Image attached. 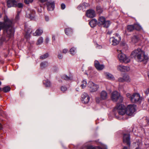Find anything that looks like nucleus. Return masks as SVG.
<instances>
[{"mask_svg": "<svg viewBox=\"0 0 149 149\" xmlns=\"http://www.w3.org/2000/svg\"><path fill=\"white\" fill-rule=\"evenodd\" d=\"M3 21V22H0V31L2 29H4L3 35L0 38V45L13 37L14 32L12 20L5 15L4 16Z\"/></svg>", "mask_w": 149, "mask_h": 149, "instance_id": "1", "label": "nucleus"}, {"mask_svg": "<svg viewBox=\"0 0 149 149\" xmlns=\"http://www.w3.org/2000/svg\"><path fill=\"white\" fill-rule=\"evenodd\" d=\"M131 56L140 62L142 61L147 62L148 59V57L145 55V52L140 48H138L133 51L131 53Z\"/></svg>", "mask_w": 149, "mask_h": 149, "instance_id": "2", "label": "nucleus"}, {"mask_svg": "<svg viewBox=\"0 0 149 149\" xmlns=\"http://www.w3.org/2000/svg\"><path fill=\"white\" fill-rule=\"evenodd\" d=\"M127 97L130 98L131 101L133 103L140 102L141 99L140 94L138 93H134L131 95L129 93L126 94Z\"/></svg>", "mask_w": 149, "mask_h": 149, "instance_id": "3", "label": "nucleus"}, {"mask_svg": "<svg viewBox=\"0 0 149 149\" xmlns=\"http://www.w3.org/2000/svg\"><path fill=\"white\" fill-rule=\"evenodd\" d=\"M111 98L112 100L114 102L118 101L119 103L123 102V98L119 93L117 91H114L111 93Z\"/></svg>", "mask_w": 149, "mask_h": 149, "instance_id": "4", "label": "nucleus"}, {"mask_svg": "<svg viewBox=\"0 0 149 149\" xmlns=\"http://www.w3.org/2000/svg\"><path fill=\"white\" fill-rule=\"evenodd\" d=\"M118 53H120L118 55V58L121 62L127 63L130 62V60L129 58L123 53L120 50H117Z\"/></svg>", "mask_w": 149, "mask_h": 149, "instance_id": "5", "label": "nucleus"}, {"mask_svg": "<svg viewBox=\"0 0 149 149\" xmlns=\"http://www.w3.org/2000/svg\"><path fill=\"white\" fill-rule=\"evenodd\" d=\"M121 40L120 36L118 33H116L112 37L110 38V41L113 45H116L119 43Z\"/></svg>", "mask_w": 149, "mask_h": 149, "instance_id": "6", "label": "nucleus"}, {"mask_svg": "<svg viewBox=\"0 0 149 149\" xmlns=\"http://www.w3.org/2000/svg\"><path fill=\"white\" fill-rule=\"evenodd\" d=\"M136 105L134 104H129L126 109V113L128 116L132 115L135 111Z\"/></svg>", "mask_w": 149, "mask_h": 149, "instance_id": "7", "label": "nucleus"}, {"mask_svg": "<svg viewBox=\"0 0 149 149\" xmlns=\"http://www.w3.org/2000/svg\"><path fill=\"white\" fill-rule=\"evenodd\" d=\"M87 85L90 89V92L91 93L96 92L97 91L99 87L98 85L94 84L91 81H89Z\"/></svg>", "mask_w": 149, "mask_h": 149, "instance_id": "8", "label": "nucleus"}, {"mask_svg": "<svg viewBox=\"0 0 149 149\" xmlns=\"http://www.w3.org/2000/svg\"><path fill=\"white\" fill-rule=\"evenodd\" d=\"M117 111L118 114L121 115H123L126 113V107L124 105L121 104L117 105L116 107Z\"/></svg>", "mask_w": 149, "mask_h": 149, "instance_id": "9", "label": "nucleus"}, {"mask_svg": "<svg viewBox=\"0 0 149 149\" xmlns=\"http://www.w3.org/2000/svg\"><path fill=\"white\" fill-rule=\"evenodd\" d=\"M90 97L87 93H84L81 95V100L82 103L87 104L89 102Z\"/></svg>", "mask_w": 149, "mask_h": 149, "instance_id": "10", "label": "nucleus"}, {"mask_svg": "<svg viewBox=\"0 0 149 149\" xmlns=\"http://www.w3.org/2000/svg\"><path fill=\"white\" fill-rule=\"evenodd\" d=\"M123 142L126 143L129 146H130V135L129 134H125L123 135Z\"/></svg>", "mask_w": 149, "mask_h": 149, "instance_id": "11", "label": "nucleus"}, {"mask_svg": "<svg viewBox=\"0 0 149 149\" xmlns=\"http://www.w3.org/2000/svg\"><path fill=\"white\" fill-rule=\"evenodd\" d=\"M86 15L88 17L93 18L96 16L95 11L93 9H89L87 10Z\"/></svg>", "mask_w": 149, "mask_h": 149, "instance_id": "12", "label": "nucleus"}, {"mask_svg": "<svg viewBox=\"0 0 149 149\" xmlns=\"http://www.w3.org/2000/svg\"><path fill=\"white\" fill-rule=\"evenodd\" d=\"M117 68L118 70L122 72L128 71L130 70L129 67L124 66L123 65H118Z\"/></svg>", "mask_w": 149, "mask_h": 149, "instance_id": "13", "label": "nucleus"}, {"mask_svg": "<svg viewBox=\"0 0 149 149\" xmlns=\"http://www.w3.org/2000/svg\"><path fill=\"white\" fill-rule=\"evenodd\" d=\"M7 3V5L9 8L15 6L17 5V2L15 0H8Z\"/></svg>", "mask_w": 149, "mask_h": 149, "instance_id": "14", "label": "nucleus"}, {"mask_svg": "<svg viewBox=\"0 0 149 149\" xmlns=\"http://www.w3.org/2000/svg\"><path fill=\"white\" fill-rule=\"evenodd\" d=\"M47 9L49 11L53 10L54 8V2H48L47 3Z\"/></svg>", "mask_w": 149, "mask_h": 149, "instance_id": "15", "label": "nucleus"}, {"mask_svg": "<svg viewBox=\"0 0 149 149\" xmlns=\"http://www.w3.org/2000/svg\"><path fill=\"white\" fill-rule=\"evenodd\" d=\"M35 12L33 10H28L26 13V14L29 15V17L33 19L35 17Z\"/></svg>", "mask_w": 149, "mask_h": 149, "instance_id": "16", "label": "nucleus"}, {"mask_svg": "<svg viewBox=\"0 0 149 149\" xmlns=\"http://www.w3.org/2000/svg\"><path fill=\"white\" fill-rule=\"evenodd\" d=\"M95 66L96 68L98 70H101L102 69V65L100 64L99 62L95 60L94 62Z\"/></svg>", "mask_w": 149, "mask_h": 149, "instance_id": "17", "label": "nucleus"}, {"mask_svg": "<svg viewBox=\"0 0 149 149\" xmlns=\"http://www.w3.org/2000/svg\"><path fill=\"white\" fill-rule=\"evenodd\" d=\"M111 24L109 20H106L103 17V27L107 28Z\"/></svg>", "mask_w": 149, "mask_h": 149, "instance_id": "18", "label": "nucleus"}, {"mask_svg": "<svg viewBox=\"0 0 149 149\" xmlns=\"http://www.w3.org/2000/svg\"><path fill=\"white\" fill-rule=\"evenodd\" d=\"M43 30L40 29H39L36 30L35 32L33 33V35L34 36H39L41 35L43 33Z\"/></svg>", "mask_w": 149, "mask_h": 149, "instance_id": "19", "label": "nucleus"}, {"mask_svg": "<svg viewBox=\"0 0 149 149\" xmlns=\"http://www.w3.org/2000/svg\"><path fill=\"white\" fill-rule=\"evenodd\" d=\"M104 74L107 79L111 80H114V77L109 72H106L104 73Z\"/></svg>", "mask_w": 149, "mask_h": 149, "instance_id": "20", "label": "nucleus"}, {"mask_svg": "<svg viewBox=\"0 0 149 149\" xmlns=\"http://www.w3.org/2000/svg\"><path fill=\"white\" fill-rule=\"evenodd\" d=\"M97 22L96 19H93L89 22V24L91 27H94L96 26Z\"/></svg>", "mask_w": 149, "mask_h": 149, "instance_id": "21", "label": "nucleus"}, {"mask_svg": "<svg viewBox=\"0 0 149 149\" xmlns=\"http://www.w3.org/2000/svg\"><path fill=\"white\" fill-rule=\"evenodd\" d=\"M43 84L46 86L49 87L51 85V83L50 81L47 79L44 80L43 81Z\"/></svg>", "mask_w": 149, "mask_h": 149, "instance_id": "22", "label": "nucleus"}, {"mask_svg": "<svg viewBox=\"0 0 149 149\" xmlns=\"http://www.w3.org/2000/svg\"><path fill=\"white\" fill-rule=\"evenodd\" d=\"M65 33L68 36L71 35L72 33V30L71 28H66L65 30Z\"/></svg>", "mask_w": 149, "mask_h": 149, "instance_id": "23", "label": "nucleus"}, {"mask_svg": "<svg viewBox=\"0 0 149 149\" xmlns=\"http://www.w3.org/2000/svg\"><path fill=\"white\" fill-rule=\"evenodd\" d=\"M89 6V5L87 3H84L82 4L79 5L78 7V8L79 9L81 10V8H86Z\"/></svg>", "mask_w": 149, "mask_h": 149, "instance_id": "24", "label": "nucleus"}, {"mask_svg": "<svg viewBox=\"0 0 149 149\" xmlns=\"http://www.w3.org/2000/svg\"><path fill=\"white\" fill-rule=\"evenodd\" d=\"M48 65V63L46 61L41 62L40 64V66L42 69H44L47 67Z\"/></svg>", "mask_w": 149, "mask_h": 149, "instance_id": "25", "label": "nucleus"}, {"mask_svg": "<svg viewBox=\"0 0 149 149\" xmlns=\"http://www.w3.org/2000/svg\"><path fill=\"white\" fill-rule=\"evenodd\" d=\"M62 78L63 79L66 80H71L72 79V77L71 75L68 76L65 74L63 75L62 77Z\"/></svg>", "mask_w": 149, "mask_h": 149, "instance_id": "26", "label": "nucleus"}, {"mask_svg": "<svg viewBox=\"0 0 149 149\" xmlns=\"http://www.w3.org/2000/svg\"><path fill=\"white\" fill-rule=\"evenodd\" d=\"M97 24L99 26H102V16H100L98 19Z\"/></svg>", "mask_w": 149, "mask_h": 149, "instance_id": "27", "label": "nucleus"}, {"mask_svg": "<svg viewBox=\"0 0 149 149\" xmlns=\"http://www.w3.org/2000/svg\"><path fill=\"white\" fill-rule=\"evenodd\" d=\"M70 51L71 55H74L76 53V48L74 47H72L70 49Z\"/></svg>", "mask_w": 149, "mask_h": 149, "instance_id": "28", "label": "nucleus"}, {"mask_svg": "<svg viewBox=\"0 0 149 149\" xmlns=\"http://www.w3.org/2000/svg\"><path fill=\"white\" fill-rule=\"evenodd\" d=\"M87 82L85 79L83 80L81 82V87L82 89L85 88L87 85Z\"/></svg>", "mask_w": 149, "mask_h": 149, "instance_id": "29", "label": "nucleus"}, {"mask_svg": "<svg viewBox=\"0 0 149 149\" xmlns=\"http://www.w3.org/2000/svg\"><path fill=\"white\" fill-rule=\"evenodd\" d=\"M27 29L26 28H25V31L26 32V35L25 36V37L26 38H28L29 37L30 34L32 32V30L31 29H29V30H27Z\"/></svg>", "mask_w": 149, "mask_h": 149, "instance_id": "30", "label": "nucleus"}, {"mask_svg": "<svg viewBox=\"0 0 149 149\" xmlns=\"http://www.w3.org/2000/svg\"><path fill=\"white\" fill-rule=\"evenodd\" d=\"M43 42V38L42 37H40L37 40L36 44L37 45H40Z\"/></svg>", "mask_w": 149, "mask_h": 149, "instance_id": "31", "label": "nucleus"}, {"mask_svg": "<svg viewBox=\"0 0 149 149\" xmlns=\"http://www.w3.org/2000/svg\"><path fill=\"white\" fill-rule=\"evenodd\" d=\"M96 10L99 13H101L102 12V9L101 6H97L96 7Z\"/></svg>", "mask_w": 149, "mask_h": 149, "instance_id": "32", "label": "nucleus"}, {"mask_svg": "<svg viewBox=\"0 0 149 149\" xmlns=\"http://www.w3.org/2000/svg\"><path fill=\"white\" fill-rule=\"evenodd\" d=\"M131 40L133 43H135L138 42V39L137 36H134L132 38Z\"/></svg>", "mask_w": 149, "mask_h": 149, "instance_id": "33", "label": "nucleus"}, {"mask_svg": "<svg viewBox=\"0 0 149 149\" xmlns=\"http://www.w3.org/2000/svg\"><path fill=\"white\" fill-rule=\"evenodd\" d=\"M134 29L137 30H140L141 29V26L139 24H134Z\"/></svg>", "mask_w": 149, "mask_h": 149, "instance_id": "34", "label": "nucleus"}, {"mask_svg": "<svg viewBox=\"0 0 149 149\" xmlns=\"http://www.w3.org/2000/svg\"><path fill=\"white\" fill-rule=\"evenodd\" d=\"M127 29L129 31H132L134 29V25L128 26L127 27Z\"/></svg>", "mask_w": 149, "mask_h": 149, "instance_id": "35", "label": "nucleus"}, {"mask_svg": "<svg viewBox=\"0 0 149 149\" xmlns=\"http://www.w3.org/2000/svg\"><path fill=\"white\" fill-rule=\"evenodd\" d=\"M10 89L9 87L6 86L4 87L3 89V91L5 92L6 93L9 91Z\"/></svg>", "mask_w": 149, "mask_h": 149, "instance_id": "36", "label": "nucleus"}, {"mask_svg": "<svg viewBox=\"0 0 149 149\" xmlns=\"http://www.w3.org/2000/svg\"><path fill=\"white\" fill-rule=\"evenodd\" d=\"M124 78L125 81H126L127 82H130L131 80L129 76L124 75Z\"/></svg>", "mask_w": 149, "mask_h": 149, "instance_id": "37", "label": "nucleus"}, {"mask_svg": "<svg viewBox=\"0 0 149 149\" xmlns=\"http://www.w3.org/2000/svg\"><path fill=\"white\" fill-rule=\"evenodd\" d=\"M49 55L48 54L46 53L43 55L41 56L40 58L41 59H44L48 57Z\"/></svg>", "mask_w": 149, "mask_h": 149, "instance_id": "38", "label": "nucleus"}, {"mask_svg": "<svg viewBox=\"0 0 149 149\" xmlns=\"http://www.w3.org/2000/svg\"><path fill=\"white\" fill-rule=\"evenodd\" d=\"M33 0H24V3L26 4H29L31 3Z\"/></svg>", "mask_w": 149, "mask_h": 149, "instance_id": "39", "label": "nucleus"}, {"mask_svg": "<svg viewBox=\"0 0 149 149\" xmlns=\"http://www.w3.org/2000/svg\"><path fill=\"white\" fill-rule=\"evenodd\" d=\"M87 149H102V148L100 147H95L89 146L88 147Z\"/></svg>", "mask_w": 149, "mask_h": 149, "instance_id": "40", "label": "nucleus"}, {"mask_svg": "<svg viewBox=\"0 0 149 149\" xmlns=\"http://www.w3.org/2000/svg\"><path fill=\"white\" fill-rule=\"evenodd\" d=\"M103 100L107 99V94L106 91H103Z\"/></svg>", "mask_w": 149, "mask_h": 149, "instance_id": "41", "label": "nucleus"}, {"mask_svg": "<svg viewBox=\"0 0 149 149\" xmlns=\"http://www.w3.org/2000/svg\"><path fill=\"white\" fill-rule=\"evenodd\" d=\"M102 95L101 94L100 95V97H97L96 98V101L97 103H99L100 101L102 100Z\"/></svg>", "mask_w": 149, "mask_h": 149, "instance_id": "42", "label": "nucleus"}, {"mask_svg": "<svg viewBox=\"0 0 149 149\" xmlns=\"http://www.w3.org/2000/svg\"><path fill=\"white\" fill-rule=\"evenodd\" d=\"M124 76H123V77H120L118 79V81L119 82H123L125 81L124 80Z\"/></svg>", "mask_w": 149, "mask_h": 149, "instance_id": "43", "label": "nucleus"}, {"mask_svg": "<svg viewBox=\"0 0 149 149\" xmlns=\"http://www.w3.org/2000/svg\"><path fill=\"white\" fill-rule=\"evenodd\" d=\"M61 89L62 91L64 92L67 90V88L65 86H62L61 87Z\"/></svg>", "mask_w": 149, "mask_h": 149, "instance_id": "44", "label": "nucleus"}, {"mask_svg": "<svg viewBox=\"0 0 149 149\" xmlns=\"http://www.w3.org/2000/svg\"><path fill=\"white\" fill-rule=\"evenodd\" d=\"M17 6L19 8H22L23 6V4L21 3H19L17 4V5L16 6Z\"/></svg>", "mask_w": 149, "mask_h": 149, "instance_id": "45", "label": "nucleus"}, {"mask_svg": "<svg viewBox=\"0 0 149 149\" xmlns=\"http://www.w3.org/2000/svg\"><path fill=\"white\" fill-rule=\"evenodd\" d=\"M68 52V50L67 49H64L62 50V53L64 54H66Z\"/></svg>", "mask_w": 149, "mask_h": 149, "instance_id": "46", "label": "nucleus"}, {"mask_svg": "<svg viewBox=\"0 0 149 149\" xmlns=\"http://www.w3.org/2000/svg\"><path fill=\"white\" fill-rule=\"evenodd\" d=\"M96 47L97 49H101L102 48V46L101 45H100L98 44L97 43L96 44Z\"/></svg>", "mask_w": 149, "mask_h": 149, "instance_id": "47", "label": "nucleus"}, {"mask_svg": "<svg viewBox=\"0 0 149 149\" xmlns=\"http://www.w3.org/2000/svg\"><path fill=\"white\" fill-rule=\"evenodd\" d=\"M58 57L59 59H62L63 58V55L60 53L58 54Z\"/></svg>", "mask_w": 149, "mask_h": 149, "instance_id": "48", "label": "nucleus"}, {"mask_svg": "<svg viewBox=\"0 0 149 149\" xmlns=\"http://www.w3.org/2000/svg\"><path fill=\"white\" fill-rule=\"evenodd\" d=\"M19 19V13H18L17 15L15 17V19L16 21L18 20Z\"/></svg>", "mask_w": 149, "mask_h": 149, "instance_id": "49", "label": "nucleus"}, {"mask_svg": "<svg viewBox=\"0 0 149 149\" xmlns=\"http://www.w3.org/2000/svg\"><path fill=\"white\" fill-rule=\"evenodd\" d=\"M45 19L46 21L48 22L49 20V17L47 16H45Z\"/></svg>", "mask_w": 149, "mask_h": 149, "instance_id": "50", "label": "nucleus"}, {"mask_svg": "<svg viewBox=\"0 0 149 149\" xmlns=\"http://www.w3.org/2000/svg\"><path fill=\"white\" fill-rule=\"evenodd\" d=\"M61 8L62 9H64L65 7V4L62 3L61 5Z\"/></svg>", "mask_w": 149, "mask_h": 149, "instance_id": "51", "label": "nucleus"}, {"mask_svg": "<svg viewBox=\"0 0 149 149\" xmlns=\"http://www.w3.org/2000/svg\"><path fill=\"white\" fill-rule=\"evenodd\" d=\"M145 93L146 95H148L149 93V88L145 91Z\"/></svg>", "mask_w": 149, "mask_h": 149, "instance_id": "52", "label": "nucleus"}, {"mask_svg": "<svg viewBox=\"0 0 149 149\" xmlns=\"http://www.w3.org/2000/svg\"><path fill=\"white\" fill-rule=\"evenodd\" d=\"M49 41V39L48 38H46L45 39V42L47 43H48Z\"/></svg>", "mask_w": 149, "mask_h": 149, "instance_id": "53", "label": "nucleus"}, {"mask_svg": "<svg viewBox=\"0 0 149 149\" xmlns=\"http://www.w3.org/2000/svg\"><path fill=\"white\" fill-rule=\"evenodd\" d=\"M48 0H39V1L41 3H44L47 1Z\"/></svg>", "mask_w": 149, "mask_h": 149, "instance_id": "54", "label": "nucleus"}, {"mask_svg": "<svg viewBox=\"0 0 149 149\" xmlns=\"http://www.w3.org/2000/svg\"><path fill=\"white\" fill-rule=\"evenodd\" d=\"M122 149H130V148L129 147H127L126 146H124Z\"/></svg>", "mask_w": 149, "mask_h": 149, "instance_id": "55", "label": "nucleus"}, {"mask_svg": "<svg viewBox=\"0 0 149 149\" xmlns=\"http://www.w3.org/2000/svg\"><path fill=\"white\" fill-rule=\"evenodd\" d=\"M103 149H107V147L106 145H103Z\"/></svg>", "mask_w": 149, "mask_h": 149, "instance_id": "56", "label": "nucleus"}, {"mask_svg": "<svg viewBox=\"0 0 149 149\" xmlns=\"http://www.w3.org/2000/svg\"><path fill=\"white\" fill-rule=\"evenodd\" d=\"M54 68H55V69H54V70L55 71H56L58 69V67H56V66H55L54 67Z\"/></svg>", "mask_w": 149, "mask_h": 149, "instance_id": "57", "label": "nucleus"}, {"mask_svg": "<svg viewBox=\"0 0 149 149\" xmlns=\"http://www.w3.org/2000/svg\"><path fill=\"white\" fill-rule=\"evenodd\" d=\"M147 120L148 123L149 124V117L147 118Z\"/></svg>", "mask_w": 149, "mask_h": 149, "instance_id": "58", "label": "nucleus"}, {"mask_svg": "<svg viewBox=\"0 0 149 149\" xmlns=\"http://www.w3.org/2000/svg\"><path fill=\"white\" fill-rule=\"evenodd\" d=\"M52 38V40H55V37L54 36H53Z\"/></svg>", "mask_w": 149, "mask_h": 149, "instance_id": "59", "label": "nucleus"}, {"mask_svg": "<svg viewBox=\"0 0 149 149\" xmlns=\"http://www.w3.org/2000/svg\"><path fill=\"white\" fill-rule=\"evenodd\" d=\"M2 128V126L1 124L0 123V130H1Z\"/></svg>", "mask_w": 149, "mask_h": 149, "instance_id": "60", "label": "nucleus"}, {"mask_svg": "<svg viewBox=\"0 0 149 149\" xmlns=\"http://www.w3.org/2000/svg\"><path fill=\"white\" fill-rule=\"evenodd\" d=\"M76 90L77 91H79V88H76Z\"/></svg>", "mask_w": 149, "mask_h": 149, "instance_id": "61", "label": "nucleus"}, {"mask_svg": "<svg viewBox=\"0 0 149 149\" xmlns=\"http://www.w3.org/2000/svg\"><path fill=\"white\" fill-rule=\"evenodd\" d=\"M1 84V82L0 81V85Z\"/></svg>", "mask_w": 149, "mask_h": 149, "instance_id": "62", "label": "nucleus"}, {"mask_svg": "<svg viewBox=\"0 0 149 149\" xmlns=\"http://www.w3.org/2000/svg\"><path fill=\"white\" fill-rule=\"evenodd\" d=\"M136 149H139V148H136Z\"/></svg>", "mask_w": 149, "mask_h": 149, "instance_id": "63", "label": "nucleus"}, {"mask_svg": "<svg viewBox=\"0 0 149 149\" xmlns=\"http://www.w3.org/2000/svg\"><path fill=\"white\" fill-rule=\"evenodd\" d=\"M1 89L0 88V90H1Z\"/></svg>", "mask_w": 149, "mask_h": 149, "instance_id": "64", "label": "nucleus"}]
</instances>
